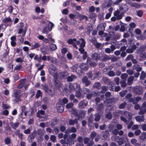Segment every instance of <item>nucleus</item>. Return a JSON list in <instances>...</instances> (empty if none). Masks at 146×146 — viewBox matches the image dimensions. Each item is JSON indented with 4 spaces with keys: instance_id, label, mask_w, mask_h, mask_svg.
I'll return each mask as SVG.
<instances>
[{
    "instance_id": "7ed1b4c3",
    "label": "nucleus",
    "mask_w": 146,
    "mask_h": 146,
    "mask_svg": "<svg viewBox=\"0 0 146 146\" xmlns=\"http://www.w3.org/2000/svg\"><path fill=\"white\" fill-rule=\"evenodd\" d=\"M53 85L51 84L50 87L49 88L47 85H44L43 89L45 92L50 96H53L54 93V89L53 88Z\"/></svg>"
},
{
    "instance_id": "2f4dec72",
    "label": "nucleus",
    "mask_w": 146,
    "mask_h": 146,
    "mask_svg": "<svg viewBox=\"0 0 146 146\" xmlns=\"http://www.w3.org/2000/svg\"><path fill=\"white\" fill-rule=\"evenodd\" d=\"M137 140L134 138L131 139V143L132 145L135 146H140V145L137 143Z\"/></svg>"
},
{
    "instance_id": "a878e982",
    "label": "nucleus",
    "mask_w": 146,
    "mask_h": 146,
    "mask_svg": "<svg viewBox=\"0 0 146 146\" xmlns=\"http://www.w3.org/2000/svg\"><path fill=\"white\" fill-rule=\"evenodd\" d=\"M41 45L40 43L36 42L34 44L31 45V49L33 50L35 49H36L40 47Z\"/></svg>"
},
{
    "instance_id": "a18cd8bd",
    "label": "nucleus",
    "mask_w": 146,
    "mask_h": 146,
    "mask_svg": "<svg viewBox=\"0 0 146 146\" xmlns=\"http://www.w3.org/2000/svg\"><path fill=\"white\" fill-rule=\"evenodd\" d=\"M22 66V65L21 64H18L14 67V71L16 70H19L21 69Z\"/></svg>"
},
{
    "instance_id": "864d4df0",
    "label": "nucleus",
    "mask_w": 146,
    "mask_h": 146,
    "mask_svg": "<svg viewBox=\"0 0 146 146\" xmlns=\"http://www.w3.org/2000/svg\"><path fill=\"white\" fill-rule=\"evenodd\" d=\"M50 50H54L56 49L57 47L56 45L52 44L50 45Z\"/></svg>"
},
{
    "instance_id": "37998d69",
    "label": "nucleus",
    "mask_w": 146,
    "mask_h": 146,
    "mask_svg": "<svg viewBox=\"0 0 146 146\" xmlns=\"http://www.w3.org/2000/svg\"><path fill=\"white\" fill-rule=\"evenodd\" d=\"M130 5L131 7H134L136 8H138L140 7L139 4L134 3H131Z\"/></svg>"
},
{
    "instance_id": "e433bc0d",
    "label": "nucleus",
    "mask_w": 146,
    "mask_h": 146,
    "mask_svg": "<svg viewBox=\"0 0 146 146\" xmlns=\"http://www.w3.org/2000/svg\"><path fill=\"white\" fill-rule=\"evenodd\" d=\"M135 119L138 122L143 121L144 119L143 116H136L135 117Z\"/></svg>"
},
{
    "instance_id": "412c9836",
    "label": "nucleus",
    "mask_w": 146,
    "mask_h": 146,
    "mask_svg": "<svg viewBox=\"0 0 146 146\" xmlns=\"http://www.w3.org/2000/svg\"><path fill=\"white\" fill-rule=\"evenodd\" d=\"M115 86V83L112 81L110 82V83L108 84V88L111 91H113Z\"/></svg>"
},
{
    "instance_id": "6e6552de",
    "label": "nucleus",
    "mask_w": 146,
    "mask_h": 146,
    "mask_svg": "<svg viewBox=\"0 0 146 146\" xmlns=\"http://www.w3.org/2000/svg\"><path fill=\"white\" fill-rule=\"evenodd\" d=\"M142 107L140 109V111L139 112V114L143 115L146 113V101L144 102L142 104Z\"/></svg>"
},
{
    "instance_id": "338daca9",
    "label": "nucleus",
    "mask_w": 146,
    "mask_h": 146,
    "mask_svg": "<svg viewBox=\"0 0 146 146\" xmlns=\"http://www.w3.org/2000/svg\"><path fill=\"white\" fill-rule=\"evenodd\" d=\"M73 105L74 104L72 102L70 103L66 104V108L67 109L71 108L73 106Z\"/></svg>"
},
{
    "instance_id": "0eeeda50",
    "label": "nucleus",
    "mask_w": 146,
    "mask_h": 146,
    "mask_svg": "<svg viewBox=\"0 0 146 146\" xmlns=\"http://www.w3.org/2000/svg\"><path fill=\"white\" fill-rule=\"evenodd\" d=\"M2 22L5 24L6 26H10L11 25L12 20L9 17L4 18L2 21Z\"/></svg>"
},
{
    "instance_id": "79ce46f5",
    "label": "nucleus",
    "mask_w": 146,
    "mask_h": 146,
    "mask_svg": "<svg viewBox=\"0 0 146 146\" xmlns=\"http://www.w3.org/2000/svg\"><path fill=\"white\" fill-rule=\"evenodd\" d=\"M129 26L131 28H129V29L128 31L130 33H132L131 31V28L133 29V28H135L136 26L135 24L134 23H131L129 24Z\"/></svg>"
},
{
    "instance_id": "c756f323",
    "label": "nucleus",
    "mask_w": 146,
    "mask_h": 146,
    "mask_svg": "<svg viewBox=\"0 0 146 146\" xmlns=\"http://www.w3.org/2000/svg\"><path fill=\"white\" fill-rule=\"evenodd\" d=\"M40 51L41 53L43 54H46V53L47 48L45 45L42 46H41L40 49Z\"/></svg>"
},
{
    "instance_id": "9d476101",
    "label": "nucleus",
    "mask_w": 146,
    "mask_h": 146,
    "mask_svg": "<svg viewBox=\"0 0 146 146\" xmlns=\"http://www.w3.org/2000/svg\"><path fill=\"white\" fill-rule=\"evenodd\" d=\"M88 102L85 100L81 101L78 104V106L80 109H84L86 107Z\"/></svg>"
},
{
    "instance_id": "09e8293b",
    "label": "nucleus",
    "mask_w": 146,
    "mask_h": 146,
    "mask_svg": "<svg viewBox=\"0 0 146 146\" xmlns=\"http://www.w3.org/2000/svg\"><path fill=\"white\" fill-rule=\"evenodd\" d=\"M145 47H144L143 46L140 47L139 49L138 50V52L140 54L143 53L145 51Z\"/></svg>"
},
{
    "instance_id": "20e7f679",
    "label": "nucleus",
    "mask_w": 146,
    "mask_h": 146,
    "mask_svg": "<svg viewBox=\"0 0 146 146\" xmlns=\"http://www.w3.org/2000/svg\"><path fill=\"white\" fill-rule=\"evenodd\" d=\"M133 90L135 94L139 95L142 94L143 92V88L140 86H137L133 88Z\"/></svg>"
},
{
    "instance_id": "4c0bfd02",
    "label": "nucleus",
    "mask_w": 146,
    "mask_h": 146,
    "mask_svg": "<svg viewBox=\"0 0 146 146\" xmlns=\"http://www.w3.org/2000/svg\"><path fill=\"white\" fill-rule=\"evenodd\" d=\"M120 23L122 24L121 25L120 31L122 32H124L125 31V26H126V24L123 23L121 21H120Z\"/></svg>"
},
{
    "instance_id": "72a5a7b5",
    "label": "nucleus",
    "mask_w": 146,
    "mask_h": 146,
    "mask_svg": "<svg viewBox=\"0 0 146 146\" xmlns=\"http://www.w3.org/2000/svg\"><path fill=\"white\" fill-rule=\"evenodd\" d=\"M134 77L132 76L129 77L127 78V84L128 85H130L132 84L133 80Z\"/></svg>"
},
{
    "instance_id": "4d7b16f0",
    "label": "nucleus",
    "mask_w": 146,
    "mask_h": 146,
    "mask_svg": "<svg viewBox=\"0 0 146 146\" xmlns=\"http://www.w3.org/2000/svg\"><path fill=\"white\" fill-rule=\"evenodd\" d=\"M108 75L110 77H113L115 76V73L113 70H111L108 72Z\"/></svg>"
},
{
    "instance_id": "6ab92c4d",
    "label": "nucleus",
    "mask_w": 146,
    "mask_h": 146,
    "mask_svg": "<svg viewBox=\"0 0 146 146\" xmlns=\"http://www.w3.org/2000/svg\"><path fill=\"white\" fill-rule=\"evenodd\" d=\"M42 23L45 25L44 27L42 29V32L44 34H47L48 33V26L47 22L44 21H42Z\"/></svg>"
},
{
    "instance_id": "774afa93",
    "label": "nucleus",
    "mask_w": 146,
    "mask_h": 146,
    "mask_svg": "<svg viewBox=\"0 0 146 146\" xmlns=\"http://www.w3.org/2000/svg\"><path fill=\"white\" fill-rule=\"evenodd\" d=\"M13 10V8L12 5L9 6L7 8V10L10 13H11Z\"/></svg>"
},
{
    "instance_id": "4be33fe9",
    "label": "nucleus",
    "mask_w": 146,
    "mask_h": 146,
    "mask_svg": "<svg viewBox=\"0 0 146 146\" xmlns=\"http://www.w3.org/2000/svg\"><path fill=\"white\" fill-rule=\"evenodd\" d=\"M10 124L12 128L16 130V128L19 126V123L18 122H16L15 123L11 122Z\"/></svg>"
},
{
    "instance_id": "ddd939ff",
    "label": "nucleus",
    "mask_w": 146,
    "mask_h": 146,
    "mask_svg": "<svg viewBox=\"0 0 146 146\" xmlns=\"http://www.w3.org/2000/svg\"><path fill=\"white\" fill-rule=\"evenodd\" d=\"M74 70H75L76 73L78 75L81 74L83 72V71L82 70L81 68L79 66H78V64H76L74 66Z\"/></svg>"
},
{
    "instance_id": "f704fd0d",
    "label": "nucleus",
    "mask_w": 146,
    "mask_h": 146,
    "mask_svg": "<svg viewBox=\"0 0 146 146\" xmlns=\"http://www.w3.org/2000/svg\"><path fill=\"white\" fill-rule=\"evenodd\" d=\"M81 91V89L80 90H77L76 91L75 96L78 98H81L82 97V94Z\"/></svg>"
},
{
    "instance_id": "a211bd4d",
    "label": "nucleus",
    "mask_w": 146,
    "mask_h": 146,
    "mask_svg": "<svg viewBox=\"0 0 146 146\" xmlns=\"http://www.w3.org/2000/svg\"><path fill=\"white\" fill-rule=\"evenodd\" d=\"M98 94V92H94L90 94H86V98L88 100H90L92 97H94L96 96Z\"/></svg>"
},
{
    "instance_id": "1a4fd4ad",
    "label": "nucleus",
    "mask_w": 146,
    "mask_h": 146,
    "mask_svg": "<svg viewBox=\"0 0 146 146\" xmlns=\"http://www.w3.org/2000/svg\"><path fill=\"white\" fill-rule=\"evenodd\" d=\"M53 84L54 88L56 90H59L62 86V84L60 81L58 80L54 81Z\"/></svg>"
},
{
    "instance_id": "c03bdc74",
    "label": "nucleus",
    "mask_w": 146,
    "mask_h": 146,
    "mask_svg": "<svg viewBox=\"0 0 146 146\" xmlns=\"http://www.w3.org/2000/svg\"><path fill=\"white\" fill-rule=\"evenodd\" d=\"M84 115H85L83 112L82 111H80L79 113L77 119H78V120L80 118H82L83 117L84 118Z\"/></svg>"
},
{
    "instance_id": "423d86ee",
    "label": "nucleus",
    "mask_w": 146,
    "mask_h": 146,
    "mask_svg": "<svg viewBox=\"0 0 146 146\" xmlns=\"http://www.w3.org/2000/svg\"><path fill=\"white\" fill-rule=\"evenodd\" d=\"M91 58L93 60L98 61L101 60V57L100 54L97 52H95L92 54L91 56Z\"/></svg>"
},
{
    "instance_id": "c9c22d12",
    "label": "nucleus",
    "mask_w": 146,
    "mask_h": 146,
    "mask_svg": "<svg viewBox=\"0 0 146 146\" xmlns=\"http://www.w3.org/2000/svg\"><path fill=\"white\" fill-rule=\"evenodd\" d=\"M102 80L105 84H108L111 82L108 78L104 77H102Z\"/></svg>"
},
{
    "instance_id": "6e6d98bb",
    "label": "nucleus",
    "mask_w": 146,
    "mask_h": 146,
    "mask_svg": "<svg viewBox=\"0 0 146 146\" xmlns=\"http://www.w3.org/2000/svg\"><path fill=\"white\" fill-rule=\"evenodd\" d=\"M43 16V15H41V16H37L35 15H32L31 16L33 20H36L37 19H41V16Z\"/></svg>"
},
{
    "instance_id": "49530a36",
    "label": "nucleus",
    "mask_w": 146,
    "mask_h": 146,
    "mask_svg": "<svg viewBox=\"0 0 146 146\" xmlns=\"http://www.w3.org/2000/svg\"><path fill=\"white\" fill-rule=\"evenodd\" d=\"M76 76H75L72 75L71 76L67 77V80L68 82H72L73 81V79H75Z\"/></svg>"
},
{
    "instance_id": "9b49d317",
    "label": "nucleus",
    "mask_w": 146,
    "mask_h": 146,
    "mask_svg": "<svg viewBox=\"0 0 146 146\" xmlns=\"http://www.w3.org/2000/svg\"><path fill=\"white\" fill-rule=\"evenodd\" d=\"M91 60L92 59L90 57H88L86 60L87 64L88 65H89L90 67H94L96 66H97L96 63L92 61Z\"/></svg>"
},
{
    "instance_id": "473e14b6",
    "label": "nucleus",
    "mask_w": 146,
    "mask_h": 146,
    "mask_svg": "<svg viewBox=\"0 0 146 146\" xmlns=\"http://www.w3.org/2000/svg\"><path fill=\"white\" fill-rule=\"evenodd\" d=\"M78 119H75L74 120L70 119L69 121V124L70 125H74L75 124L78 123Z\"/></svg>"
},
{
    "instance_id": "ea45409f",
    "label": "nucleus",
    "mask_w": 146,
    "mask_h": 146,
    "mask_svg": "<svg viewBox=\"0 0 146 146\" xmlns=\"http://www.w3.org/2000/svg\"><path fill=\"white\" fill-rule=\"evenodd\" d=\"M80 40L81 41V42L80 43V47L84 48L86 45V42L85 40L83 38H81Z\"/></svg>"
},
{
    "instance_id": "b1692460",
    "label": "nucleus",
    "mask_w": 146,
    "mask_h": 146,
    "mask_svg": "<svg viewBox=\"0 0 146 146\" xmlns=\"http://www.w3.org/2000/svg\"><path fill=\"white\" fill-rule=\"evenodd\" d=\"M100 27L102 31H100L99 32L98 35H102L104 33V32L103 31H104L105 30V28L106 27V24H103L102 25H100Z\"/></svg>"
},
{
    "instance_id": "393cba45",
    "label": "nucleus",
    "mask_w": 146,
    "mask_h": 146,
    "mask_svg": "<svg viewBox=\"0 0 146 146\" xmlns=\"http://www.w3.org/2000/svg\"><path fill=\"white\" fill-rule=\"evenodd\" d=\"M59 75L62 79H66L67 78V73L66 72H60Z\"/></svg>"
},
{
    "instance_id": "3c124183",
    "label": "nucleus",
    "mask_w": 146,
    "mask_h": 146,
    "mask_svg": "<svg viewBox=\"0 0 146 146\" xmlns=\"http://www.w3.org/2000/svg\"><path fill=\"white\" fill-rule=\"evenodd\" d=\"M94 116L95 117L94 120L96 121L97 122L99 121L100 119V116L98 114H95Z\"/></svg>"
},
{
    "instance_id": "69168bd1",
    "label": "nucleus",
    "mask_w": 146,
    "mask_h": 146,
    "mask_svg": "<svg viewBox=\"0 0 146 146\" xmlns=\"http://www.w3.org/2000/svg\"><path fill=\"white\" fill-rule=\"evenodd\" d=\"M50 139L52 142H54L56 139V136L54 135H51L50 136Z\"/></svg>"
},
{
    "instance_id": "a19ab883",
    "label": "nucleus",
    "mask_w": 146,
    "mask_h": 146,
    "mask_svg": "<svg viewBox=\"0 0 146 146\" xmlns=\"http://www.w3.org/2000/svg\"><path fill=\"white\" fill-rule=\"evenodd\" d=\"M140 138L142 140H144L146 139V133L144 132H142L139 136Z\"/></svg>"
},
{
    "instance_id": "aec40b11",
    "label": "nucleus",
    "mask_w": 146,
    "mask_h": 146,
    "mask_svg": "<svg viewBox=\"0 0 146 146\" xmlns=\"http://www.w3.org/2000/svg\"><path fill=\"white\" fill-rule=\"evenodd\" d=\"M82 70H87L89 68V66L88 64H86L84 63H81L79 65Z\"/></svg>"
},
{
    "instance_id": "39448f33",
    "label": "nucleus",
    "mask_w": 146,
    "mask_h": 146,
    "mask_svg": "<svg viewBox=\"0 0 146 146\" xmlns=\"http://www.w3.org/2000/svg\"><path fill=\"white\" fill-rule=\"evenodd\" d=\"M69 88H71L72 92L81 89L80 85L77 83H74L73 84H70L69 85Z\"/></svg>"
},
{
    "instance_id": "c85d7f7f",
    "label": "nucleus",
    "mask_w": 146,
    "mask_h": 146,
    "mask_svg": "<svg viewBox=\"0 0 146 146\" xmlns=\"http://www.w3.org/2000/svg\"><path fill=\"white\" fill-rule=\"evenodd\" d=\"M111 59V57L107 55H104L102 57V58H101L100 61L102 62H106Z\"/></svg>"
},
{
    "instance_id": "de8ad7c7",
    "label": "nucleus",
    "mask_w": 146,
    "mask_h": 146,
    "mask_svg": "<svg viewBox=\"0 0 146 146\" xmlns=\"http://www.w3.org/2000/svg\"><path fill=\"white\" fill-rule=\"evenodd\" d=\"M96 135L97 133L96 132L93 131L91 132L90 134V137L91 138L92 140H93V139L96 136Z\"/></svg>"
},
{
    "instance_id": "5fc2aeb1",
    "label": "nucleus",
    "mask_w": 146,
    "mask_h": 146,
    "mask_svg": "<svg viewBox=\"0 0 146 146\" xmlns=\"http://www.w3.org/2000/svg\"><path fill=\"white\" fill-rule=\"evenodd\" d=\"M128 76V74L126 73H123L121 75V77L123 80H126V79Z\"/></svg>"
},
{
    "instance_id": "603ef678",
    "label": "nucleus",
    "mask_w": 146,
    "mask_h": 146,
    "mask_svg": "<svg viewBox=\"0 0 146 146\" xmlns=\"http://www.w3.org/2000/svg\"><path fill=\"white\" fill-rule=\"evenodd\" d=\"M4 141L5 144L8 145L10 143L11 140L9 137H7L4 139Z\"/></svg>"
},
{
    "instance_id": "7c9ffc66",
    "label": "nucleus",
    "mask_w": 146,
    "mask_h": 146,
    "mask_svg": "<svg viewBox=\"0 0 146 146\" xmlns=\"http://www.w3.org/2000/svg\"><path fill=\"white\" fill-rule=\"evenodd\" d=\"M101 84L100 82H95L93 86V88H96L98 89H100L101 88Z\"/></svg>"
},
{
    "instance_id": "f3484780",
    "label": "nucleus",
    "mask_w": 146,
    "mask_h": 146,
    "mask_svg": "<svg viewBox=\"0 0 146 146\" xmlns=\"http://www.w3.org/2000/svg\"><path fill=\"white\" fill-rule=\"evenodd\" d=\"M86 33L88 35L90 34V32L92 31L93 29V26L90 23H89L88 24L87 27H86Z\"/></svg>"
},
{
    "instance_id": "4468645a",
    "label": "nucleus",
    "mask_w": 146,
    "mask_h": 146,
    "mask_svg": "<svg viewBox=\"0 0 146 146\" xmlns=\"http://www.w3.org/2000/svg\"><path fill=\"white\" fill-rule=\"evenodd\" d=\"M77 131L76 129L74 127H72L71 128H68L65 131V133L69 134L72 133H75Z\"/></svg>"
},
{
    "instance_id": "e2e57ef3",
    "label": "nucleus",
    "mask_w": 146,
    "mask_h": 146,
    "mask_svg": "<svg viewBox=\"0 0 146 146\" xmlns=\"http://www.w3.org/2000/svg\"><path fill=\"white\" fill-rule=\"evenodd\" d=\"M127 105L126 103L125 102L121 104L119 106V108L120 109H122L124 108Z\"/></svg>"
},
{
    "instance_id": "f8f14e48",
    "label": "nucleus",
    "mask_w": 146,
    "mask_h": 146,
    "mask_svg": "<svg viewBox=\"0 0 146 146\" xmlns=\"http://www.w3.org/2000/svg\"><path fill=\"white\" fill-rule=\"evenodd\" d=\"M113 98H105V100L104 101V103L106 104V105L107 106H110L113 103Z\"/></svg>"
},
{
    "instance_id": "5701e85b",
    "label": "nucleus",
    "mask_w": 146,
    "mask_h": 146,
    "mask_svg": "<svg viewBox=\"0 0 146 146\" xmlns=\"http://www.w3.org/2000/svg\"><path fill=\"white\" fill-rule=\"evenodd\" d=\"M9 48L7 46V48L5 50V52H4L3 54V58H4L5 59H6L7 56L9 55Z\"/></svg>"
},
{
    "instance_id": "58836bf2",
    "label": "nucleus",
    "mask_w": 146,
    "mask_h": 146,
    "mask_svg": "<svg viewBox=\"0 0 146 146\" xmlns=\"http://www.w3.org/2000/svg\"><path fill=\"white\" fill-rule=\"evenodd\" d=\"M76 41V38H69L67 41V42L68 44H72L75 41Z\"/></svg>"
},
{
    "instance_id": "8fccbe9b",
    "label": "nucleus",
    "mask_w": 146,
    "mask_h": 146,
    "mask_svg": "<svg viewBox=\"0 0 146 146\" xmlns=\"http://www.w3.org/2000/svg\"><path fill=\"white\" fill-rule=\"evenodd\" d=\"M112 115L111 113L110 112H108L106 114V117L109 119H111L112 117Z\"/></svg>"
},
{
    "instance_id": "dca6fc26",
    "label": "nucleus",
    "mask_w": 146,
    "mask_h": 146,
    "mask_svg": "<svg viewBox=\"0 0 146 146\" xmlns=\"http://www.w3.org/2000/svg\"><path fill=\"white\" fill-rule=\"evenodd\" d=\"M119 10L120 11H122L121 13L124 14L125 13L128 11V7L126 5H121L119 8Z\"/></svg>"
},
{
    "instance_id": "f257e3e1",
    "label": "nucleus",
    "mask_w": 146,
    "mask_h": 146,
    "mask_svg": "<svg viewBox=\"0 0 146 146\" xmlns=\"http://www.w3.org/2000/svg\"><path fill=\"white\" fill-rule=\"evenodd\" d=\"M21 91L19 89L15 90H14L12 96L14 98V102L17 103L21 101V98L22 95L21 94Z\"/></svg>"
},
{
    "instance_id": "bf43d9fd",
    "label": "nucleus",
    "mask_w": 146,
    "mask_h": 146,
    "mask_svg": "<svg viewBox=\"0 0 146 146\" xmlns=\"http://www.w3.org/2000/svg\"><path fill=\"white\" fill-rule=\"evenodd\" d=\"M97 17V15L95 13H92L89 14V17L90 18L94 19Z\"/></svg>"
},
{
    "instance_id": "052dcab7",
    "label": "nucleus",
    "mask_w": 146,
    "mask_h": 146,
    "mask_svg": "<svg viewBox=\"0 0 146 146\" xmlns=\"http://www.w3.org/2000/svg\"><path fill=\"white\" fill-rule=\"evenodd\" d=\"M126 80H123L120 81L121 86L122 88H124L126 86V84L125 82Z\"/></svg>"
},
{
    "instance_id": "680f3d73",
    "label": "nucleus",
    "mask_w": 146,
    "mask_h": 146,
    "mask_svg": "<svg viewBox=\"0 0 146 146\" xmlns=\"http://www.w3.org/2000/svg\"><path fill=\"white\" fill-rule=\"evenodd\" d=\"M146 76V74L143 71H142L141 72V75L140 76V78L141 79H143Z\"/></svg>"
},
{
    "instance_id": "2eb2a0df",
    "label": "nucleus",
    "mask_w": 146,
    "mask_h": 146,
    "mask_svg": "<svg viewBox=\"0 0 146 146\" xmlns=\"http://www.w3.org/2000/svg\"><path fill=\"white\" fill-rule=\"evenodd\" d=\"M56 108L58 112L62 113L64 110V108L62 104L59 103H57L56 105Z\"/></svg>"
},
{
    "instance_id": "cd10ccee",
    "label": "nucleus",
    "mask_w": 146,
    "mask_h": 146,
    "mask_svg": "<svg viewBox=\"0 0 146 146\" xmlns=\"http://www.w3.org/2000/svg\"><path fill=\"white\" fill-rule=\"evenodd\" d=\"M70 88H68L67 87H65L64 88V92L65 93L66 95H68L70 93L72 92V90Z\"/></svg>"
},
{
    "instance_id": "0e129e2a",
    "label": "nucleus",
    "mask_w": 146,
    "mask_h": 146,
    "mask_svg": "<svg viewBox=\"0 0 146 146\" xmlns=\"http://www.w3.org/2000/svg\"><path fill=\"white\" fill-rule=\"evenodd\" d=\"M124 14L123 13L121 12L120 14H119L116 17L117 19V20H119L121 19L122 18V17L124 16Z\"/></svg>"
},
{
    "instance_id": "13d9d810",
    "label": "nucleus",
    "mask_w": 146,
    "mask_h": 146,
    "mask_svg": "<svg viewBox=\"0 0 146 146\" xmlns=\"http://www.w3.org/2000/svg\"><path fill=\"white\" fill-rule=\"evenodd\" d=\"M104 109V106L103 104H100L98 105L97 109L98 111H101L103 110Z\"/></svg>"
},
{
    "instance_id": "f03ea898",
    "label": "nucleus",
    "mask_w": 146,
    "mask_h": 146,
    "mask_svg": "<svg viewBox=\"0 0 146 146\" xmlns=\"http://www.w3.org/2000/svg\"><path fill=\"white\" fill-rule=\"evenodd\" d=\"M88 78L92 80H94L96 78H99L101 77L102 73L100 71H97L93 74L92 71H88L86 73Z\"/></svg>"
},
{
    "instance_id": "bb28decb",
    "label": "nucleus",
    "mask_w": 146,
    "mask_h": 146,
    "mask_svg": "<svg viewBox=\"0 0 146 146\" xmlns=\"http://www.w3.org/2000/svg\"><path fill=\"white\" fill-rule=\"evenodd\" d=\"M58 123V121L56 118L54 117L52 119L50 125L52 128L56 125Z\"/></svg>"
}]
</instances>
